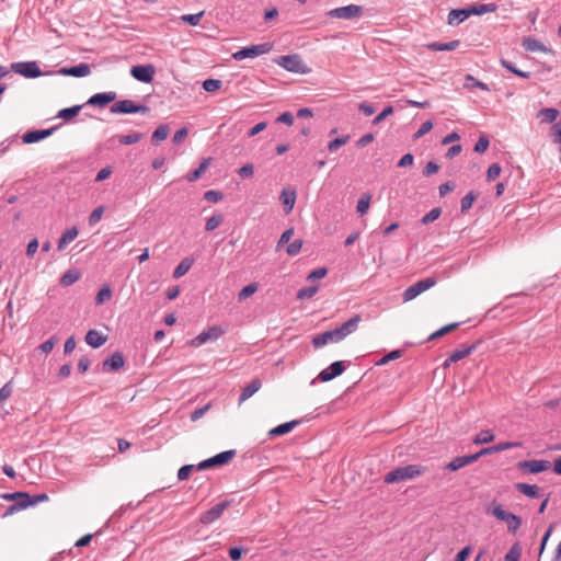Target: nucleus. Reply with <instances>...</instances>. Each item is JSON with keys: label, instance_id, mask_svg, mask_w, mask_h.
<instances>
[{"label": "nucleus", "instance_id": "obj_19", "mask_svg": "<svg viewBox=\"0 0 561 561\" xmlns=\"http://www.w3.org/2000/svg\"><path fill=\"white\" fill-rule=\"evenodd\" d=\"M115 99L116 92L113 91L96 93L87 101L85 105L103 107L113 102Z\"/></svg>", "mask_w": 561, "mask_h": 561}, {"label": "nucleus", "instance_id": "obj_30", "mask_svg": "<svg viewBox=\"0 0 561 561\" xmlns=\"http://www.w3.org/2000/svg\"><path fill=\"white\" fill-rule=\"evenodd\" d=\"M523 47L527 51H541V53H550L551 50L547 48L540 41L534 37H526L523 39Z\"/></svg>", "mask_w": 561, "mask_h": 561}, {"label": "nucleus", "instance_id": "obj_14", "mask_svg": "<svg viewBox=\"0 0 561 561\" xmlns=\"http://www.w3.org/2000/svg\"><path fill=\"white\" fill-rule=\"evenodd\" d=\"M229 502L227 501L216 504L210 510L206 511L201 515L199 522L204 525L213 524L222 515L224 511L227 508Z\"/></svg>", "mask_w": 561, "mask_h": 561}, {"label": "nucleus", "instance_id": "obj_29", "mask_svg": "<svg viewBox=\"0 0 561 561\" xmlns=\"http://www.w3.org/2000/svg\"><path fill=\"white\" fill-rule=\"evenodd\" d=\"M516 490L530 499H538L540 496V488L536 484L516 483Z\"/></svg>", "mask_w": 561, "mask_h": 561}, {"label": "nucleus", "instance_id": "obj_26", "mask_svg": "<svg viewBox=\"0 0 561 561\" xmlns=\"http://www.w3.org/2000/svg\"><path fill=\"white\" fill-rule=\"evenodd\" d=\"M470 16L468 8L454 9L448 13V24L458 25Z\"/></svg>", "mask_w": 561, "mask_h": 561}, {"label": "nucleus", "instance_id": "obj_17", "mask_svg": "<svg viewBox=\"0 0 561 561\" xmlns=\"http://www.w3.org/2000/svg\"><path fill=\"white\" fill-rule=\"evenodd\" d=\"M476 348L477 345L471 344L453 351L448 358H446V360L444 362V366L448 367L450 364L463 359L465 357L469 356L472 352H474Z\"/></svg>", "mask_w": 561, "mask_h": 561}, {"label": "nucleus", "instance_id": "obj_37", "mask_svg": "<svg viewBox=\"0 0 561 561\" xmlns=\"http://www.w3.org/2000/svg\"><path fill=\"white\" fill-rule=\"evenodd\" d=\"M169 133H170L169 126L167 124H162V125L158 126L156 128V130L153 131V134L151 136V141L153 144H158L159 141L167 139V137L169 136Z\"/></svg>", "mask_w": 561, "mask_h": 561}, {"label": "nucleus", "instance_id": "obj_22", "mask_svg": "<svg viewBox=\"0 0 561 561\" xmlns=\"http://www.w3.org/2000/svg\"><path fill=\"white\" fill-rule=\"evenodd\" d=\"M61 75L71 76L76 78L87 77L91 72V68L88 64L81 62L70 68H62L59 70Z\"/></svg>", "mask_w": 561, "mask_h": 561}, {"label": "nucleus", "instance_id": "obj_11", "mask_svg": "<svg viewBox=\"0 0 561 561\" xmlns=\"http://www.w3.org/2000/svg\"><path fill=\"white\" fill-rule=\"evenodd\" d=\"M517 468L524 473L536 474L548 470L550 468V462L543 459L523 460L517 463Z\"/></svg>", "mask_w": 561, "mask_h": 561}, {"label": "nucleus", "instance_id": "obj_46", "mask_svg": "<svg viewBox=\"0 0 561 561\" xmlns=\"http://www.w3.org/2000/svg\"><path fill=\"white\" fill-rule=\"evenodd\" d=\"M257 290V285L255 283L249 284L244 286L238 294V299L240 301L247 299L252 296Z\"/></svg>", "mask_w": 561, "mask_h": 561}, {"label": "nucleus", "instance_id": "obj_16", "mask_svg": "<svg viewBox=\"0 0 561 561\" xmlns=\"http://www.w3.org/2000/svg\"><path fill=\"white\" fill-rule=\"evenodd\" d=\"M344 369H345L344 362L337 360V362L332 363L328 368L321 370L320 374L318 375V378L321 381L327 382V381H330L333 378L342 375Z\"/></svg>", "mask_w": 561, "mask_h": 561}, {"label": "nucleus", "instance_id": "obj_10", "mask_svg": "<svg viewBox=\"0 0 561 561\" xmlns=\"http://www.w3.org/2000/svg\"><path fill=\"white\" fill-rule=\"evenodd\" d=\"M10 497H21V500H22L21 502H18L16 504H14L12 506V510H14V508L23 510L28 506H32V505H35L37 503L45 502L48 500V496L46 493H41V494H36L34 496H31L30 494L24 493V492H14V493H10Z\"/></svg>", "mask_w": 561, "mask_h": 561}, {"label": "nucleus", "instance_id": "obj_39", "mask_svg": "<svg viewBox=\"0 0 561 561\" xmlns=\"http://www.w3.org/2000/svg\"><path fill=\"white\" fill-rule=\"evenodd\" d=\"M81 108V105H73L71 107L62 108L58 112L57 117L62 118L64 121H69L77 116Z\"/></svg>", "mask_w": 561, "mask_h": 561}, {"label": "nucleus", "instance_id": "obj_43", "mask_svg": "<svg viewBox=\"0 0 561 561\" xmlns=\"http://www.w3.org/2000/svg\"><path fill=\"white\" fill-rule=\"evenodd\" d=\"M318 291V286L302 287L297 291V299L305 300L312 298Z\"/></svg>", "mask_w": 561, "mask_h": 561}, {"label": "nucleus", "instance_id": "obj_9", "mask_svg": "<svg viewBox=\"0 0 561 561\" xmlns=\"http://www.w3.org/2000/svg\"><path fill=\"white\" fill-rule=\"evenodd\" d=\"M236 456V450L230 449L221 451L214 457L205 459L197 465V470H206L216 466H221L229 462Z\"/></svg>", "mask_w": 561, "mask_h": 561}, {"label": "nucleus", "instance_id": "obj_4", "mask_svg": "<svg viewBox=\"0 0 561 561\" xmlns=\"http://www.w3.org/2000/svg\"><path fill=\"white\" fill-rule=\"evenodd\" d=\"M272 49L271 43H262L257 45H252L248 47H243L232 54V58L237 61L247 59V58H255L261 55L270 53Z\"/></svg>", "mask_w": 561, "mask_h": 561}, {"label": "nucleus", "instance_id": "obj_38", "mask_svg": "<svg viewBox=\"0 0 561 561\" xmlns=\"http://www.w3.org/2000/svg\"><path fill=\"white\" fill-rule=\"evenodd\" d=\"M500 64L502 65V67H504L505 69H507L508 71L513 72L514 75H516L520 78L528 79L531 76V73L529 71H522V70L517 69L513 62H511L504 58H502L500 60Z\"/></svg>", "mask_w": 561, "mask_h": 561}, {"label": "nucleus", "instance_id": "obj_6", "mask_svg": "<svg viewBox=\"0 0 561 561\" xmlns=\"http://www.w3.org/2000/svg\"><path fill=\"white\" fill-rule=\"evenodd\" d=\"M327 15L341 20L359 19L363 15V7L358 4H348L345 7L332 9L327 12Z\"/></svg>", "mask_w": 561, "mask_h": 561}, {"label": "nucleus", "instance_id": "obj_18", "mask_svg": "<svg viewBox=\"0 0 561 561\" xmlns=\"http://www.w3.org/2000/svg\"><path fill=\"white\" fill-rule=\"evenodd\" d=\"M125 364L124 356L121 352L113 353L108 358L103 362V371L111 373L117 371Z\"/></svg>", "mask_w": 561, "mask_h": 561}, {"label": "nucleus", "instance_id": "obj_8", "mask_svg": "<svg viewBox=\"0 0 561 561\" xmlns=\"http://www.w3.org/2000/svg\"><path fill=\"white\" fill-rule=\"evenodd\" d=\"M435 284H436V279L433 277H427V278H424V279H421V280L414 283L413 285L409 286L403 291V295H402L403 300L410 301V300L415 299L419 295H421L425 290L432 288Z\"/></svg>", "mask_w": 561, "mask_h": 561}, {"label": "nucleus", "instance_id": "obj_59", "mask_svg": "<svg viewBox=\"0 0 561 561\" xmlns=\"http://www.w3.org/2000/svg\"><path fill=\"white\" fill-rule=\"evenodd\" d=\"M433 128V122L432 121H426L424 122L420 128L417 129V131L414 134V139H419L421 137H423L425 134H427L428 131H431Z\"/></svg>", "mask_w": 561, "mask_h": 561}, {"label": "nucleus", "instance_id": "obj_50", "mask_svg": "<svg viewBox=\"0 0 561 561\" xmlns=\"http://www.w3.org/2000/svg\"><path fill=\"white\" fill-rule=\"evenodd\" d=\"M112 297V290L108 286H105L99 290L95 297V304L102 305L104 301Z\"/></svg>", "mask_w": 561, "mask_h": 561}, {"label": "nucleus", "instance_id": "obj_23", "mask_svg": "<svg viewBox=\"0 0 561 561\" xmlns=\"http://www.w3.org/2000/svg\"><path fill=\"white\" fill-rule=\"evenodd\" d=\"M297 198V194L295 190L284 188L280 193L279 199L284 206V210L286 214H289L295 205Z\"/></svg>", "mask_w": 561, "mask_h": 561}, {"label": "nucleus", "instance_id": "obj_34", "mask_svg": "<svg viewBox=\"0 0 561 561\" xmlns=\"http://www.w3.org/2000/svg\"><path fill=\"white\" fill-rule=\"evenodd\" d=\"M459 44H460V42L458 39L450 41L448 43L433 42L427 45V48L433 51H445V50L451 51V50L456 49L459 46Z\"/></svg>", "mask_w": 561, "mask_h": 561}, {"label": "nucleus", "instance_id": "obj_41", "mask_svg": "<svg viewBox=\"0 0 561 561\" xmlns=\"http://www.w3.org/2000/svg\"><path fill=\"white\" fill-rule=\"evenodd\" d=\"M478 194L473 191L469 192L467 195H465L460 201V209L461 213H467L471 207L473 202L477 199Z\"/></svg>", "mask_w": 561, "mask_h": 561}, {"label": "nucleus", "instance_id": "obj_20", "mask_svg": "<svg viewBox=\"0 0 561 561\" xmlns=\"http://www.w3.org/2000/svg\"><path fill=\"white\" fill-rule=\"evenodd\" d=\"M360 321V314H355L354 317L345 321L343 324H341L339 328H336L342 341L357 330Z\"/></svg>", "mask_w": 561, "mask_h": 561}, {"label": "nucleus", "instance_id": "obj_57", "mask_svg": "<svg viewBox=\"0 0 561 561\" xmlns=\"http://www.w3.org/2000/svg\"><path fill=\"white\" fill-rule=\"evenodd\" d=\"M502 168L499 163H492L486 171V180L489 182L494 181L501 173Z\"/></svg>", "mask_w": 561, "mask_h": 561}, {"label": "nucleus", "instance_id": "obj_25", "mask_svg": "<svg viewBox=\"0 0 561 561\" xmlns=\"http://www.w3.org/2000/svg\"><path fill=\"white\" fill-rule=\"evenodd\" d=\"M472 462H474V457H471V455L460 456V457H456L451 461H449L444 467V469L450 470V471H457V470H459V469L463 468L465 466L470 465Z\"/></svg>", "mask_w": 561, "mask_h": 561}, {"label": "nucleus", "instance_id": "obj_56", "mask_svg": "<svg viewBox=\"0 0 561 561\" xmlns=\"http://www.w3.org/2000/svg\"><path fill=\"white\" fill-rule=\"evenodd\" d=\"M302 247V240L296 239L293 242H290L286 248V253L290 256H295L299 253Z\"/></svg>", "mask_w": 561, "mask_h": 561}, {"label": "nucleus", "instance_id": "obj_15", "mask_svg": "<svg viewBox=\"0 0 561 561\" xmlns=\"http://www.w3.org/2000/svg\"><path fill=\"white\" fill-rule=\"evenodd\" d=\"M342 339L336 329L320 333L312 339V345L316 348L323 347L330 343H339Z\"/></svg>", "mask_w": 561, "mask_h": 561}, {"label": "nucleus", "instance_id": "obj_21", "mask_svg": "<svg viewBox=\"0 0 561 561\" xmlns=\"http://www.w3.org/2000/svg\"><path fill=\"white\" fill-rule=\"evenodd\" d=\"M55 130V127L41 130H31L23 135L22 140L24 144H34L49 137Z\"/></svg>", "mask_w": 561, "mask_h": 561}, {"label": "nucleus", "instance_id": "obj_5", "mask_svg": "<svg viewBox=\"0 0 561 561\" xmlns=\"http://www.w3.org/2000/svg\"><path fill=\"white\" fill-rule=\"evenodd\" d=\"M277 65L290 72L302 75L308 72L306 64L297 54L280 56Z\"/></svg>", "mask_w": 561, "mask_h": 561}, {"label": "nucleus", "instance_id": "obj_58", "mask_svg": "<svg viewBox=\"0 0 561 561\" xmlns=\"http://www.w3.org/2000/svg\"><path fill=\"white\" fill-rule=\"evenodd\" d=\"M104 213V207L103 206H99L96 207L89 216V225L90 226H94L96 225L101 218H102V215Z\"/></svg>", "mask_w": 561, "mask_h": 561}, {"label": "nucleus", "instance_id": "obj_7", "mask_svg": "<svg viewBox=\"0 0 561 561\" xmlns=\"http://www.w3.org/2000/svg\"><path fill=\"white\" fill-rule=\"evenodd\" d=\"M111 113L117 114H135V113H141L147 114L149 113L150 108L146 105H139L134 103L131 100H122L116 103H114L111 108Z\"/></svg>", "mask_w": 561, "mask_h": 561}, {"label": "nucleus", "instance_id": "obj_44", "mask_svg": "<svg viewBox=\"0 0 561 561\" xmlns=\"http://www.w3.org/2000/svg\"><path fill=\"white\" fill-rule=\"evenodd\" d=\"M222 221H224V216L221 214L214 215L207 219L206 225H205V230L214 231L222 224Z\"/></svg>", "mask_w": 561, "mask_h": 561}, {"label": "nucleus", "instance_id": "obj_32", "mask_svg": "<svg viewBox=\"0 0 561 561\" xmlns=\"http://www.w3.org/2000/svg\"><path fill=\"white\" fill-rule=\"evenodd\" d=\"M298 424H300V421H298V420H293V421L279 424L270 431V435L271 436L285 435V434L289 433L290 431H293Z\"/></svg>", "mask_w": 561, "mask_h": 561}, {"label": "nucleus", "instance_id": "obj_55", "mask_svg": "<svg viewBox=\"0 0 561 561\" xmlns=\"http://www.w3.org/2000/svg\"><path fill=\"white\" fill-rule=\"evenodd\" d=\"M140 139H141V134L140 133H131V134H128V135L121 136L119 137V142L122 145H133V144L138 142Z\"/></svg>", "mask_w": 561, "mask_h": 561}, {"label": "nucleus", "instance_id": "obj_47", "mask_svg": "<svg viewBox=\"0 0 561 561\" xmlns=\"http://www.w3.org/2000/svg\"><path fill=\"white\" fill-rule=\"evenodd\" d=\"M402 356V351L401 350H393L391 351L390 353H388L387 355L382 356L377 363L376 365L378 366H382V365H386L387 363H389L390 360H394V359H398Z\"/></svg>", "mask_w": 561, "mask_h": 561}, {"label": "nucleus", "instance_id": "obj_31", "mask_svg": "<svg viewBox=\"0 0 561 561\" xmlns=\"http://www.w3.org/2000/svg\"><path fill=\"white\" fill-rule=\"evenodd\" d=\"M470 11V15H482L485 13L495 12L497 10V5L493 2L491 3H476L468 7Z\"/></svg>", "mask_w": 561, "mask_h": 561}, {"label": "nucleus", "instance_id": "obj_1", "mask_svg": "<svg viewBox=\"0 0 561 561\" xmlns=\"http://www.w3.org/2000/svg\"><path fill=\"white\" fill-rule=\"evenodd\" d=\"M425 472V468L420 465H408L404 467H398L389 471L383 481L388 484L399 483L405 480H412L416 477L422 476Z\"/></svg>", "mask_w": 561, "mask_h": 561}, {"label": "nucleus", "instance_id": "obj_62", "mask_svg": "<svg viewBox=\"0 0 561 561\" xmlns=\"http://www.w3.org/2000/svg\"><path fill=\"white\" fill-rule=\"evenodd\" d=\"M204 198L210 203H218L222 199V193L219 191L210 190L205 192Z\"/></svg>", "mask_w": 561, "mask_h": 561}, {"label": "nucleus", "instance_id": "obj_2", "mask_svg": "<svg viewBox=\"0 0 561 561\" xmlns=\"http://www.w3.org/2000/svg\"><path fill=\"white\" fill-rule=\"evenodd\" d=\"M10 69L13 72H15L24 78H27V79H36L38 77L47 76L50 73V72H43L39 69L38 62L35 60L12 62L10 66Z\"/></svg>", "mask_w": 561, "mask_h": 561}, {"label": "nucleus", "instance_id": "obj_61", "mask_svg": "<svg viewBox=\"0 0 561 561\" xmlns=\"http://www.w3.org/2000/svg\"><path fill=\"white\" fill-rule=\"evenodd\" d=\"M194 468L195 467L193 465L182 466L178 471V479L180 481L186 480L193 472Z\"/></svg>", "mask_w": 561, "mask_h": 561}, {"label": "nucleus", "instance_id": "obj_49", "mask_svg": "<svg viewBox=\"0 0 561 561\" xmlns=\"http://www.w3.org/2000/svg\"><path fill=\"white\" fill-rule=\"evenodd\" d=\"M522 550L518 543H514L505 556V561H519Z\"/></svg>", "mask_w": 561, "mask_h": 561}, {"label": "nucleus", "instance_id": "obj_12", "mask_svg": "<svg viewBox=\"0 0 561 561\" xmlns=\"http://www.w3.org/2000/svg\"><path fill=\"white\" fill-rule=\"evenodd\" d=\"M224 334V330L220 327L214 325L208 330L201 332L197 336L192 340L193 346H201L208 342L218 340Z\"/></svg>", "mask_w": 561, "mask_h": 561}, {"label": "nucleus", "instance_id": "obj_24", "mask_svg": "<svg viewBox=\"0 0 561 561\" xmlns=\"http://www.w3.org/2000/svg\"><path fill=\"white\" fill-rule=\"evenodd\" d=\"M78 233L79 230L77 227L66 229L58 240V251H64L67 248V245L78 237Z\"/></svg>", "mask_w": 561, "mask_h": 561}, {"label": "nucleus", "instance_id": "obj_54", "mask_svg": "<svg viewBox=\"0 0 561 561\" xmlns=\"http://www.w3.org/2000/svg\"><path fill=\"white\" fill-rule=\"evenodd\" d=\"M490 140L485 135L479 137L478 141L474 145L473 150L478 153H483L489 148Z\"/></svg>", "mask_w": 561, "mask_h": 561}, {"label": "nucleus", "instance_id": "obj_51", "mask_svg": "<svg viewBox=\"0 0 561 561\" xmlns=\"http://www.w3.org/2000/svg\"><path fill=\"white\" fill-rule=\"evenodd\" d=\"M203 15H204V11H201L196 14H184L181 16V20L192 26H196V25H198Z\"/></svg>", "mask_w": 561, "mask_h": 561}, {"label": "nucleus", "instance_id": "obj_13", "mask_svg": "<svg viewBox=\"0 0 561 561\" xmlns=\"http://www.w3.org/2000/svg\"><path fill=\"white\" fill-rule=\"evenodd\" d=\"M156 68L152 65H137L130 69V75L138 81L150 83L153 80Z\"/></svg>", "mask_w": 561, "mask_h": 561}, {"label": "nucleus", "instance_id": "obj_35", "mask_svg": "<svg viewBox=\"0 0 561 561\" xmlns=\"http://www.w3.org/2000/svg\"><path fill=\"white\" fill-rule=\"evenodd\" d=\"M209 164H210V158L204 159L196 170L186 174V180L188 182L197 181L202 176V174L208 169Z\"/></svg>", "mask_w": 561, "mask_h": 561}, {"label": "nucleus", "instance_id": "obj_27", "mask_svg": "<svg viewBox=\"0 0 561 561\" xmlns=\"http://www.w3.org/2000/svg\"><path fill=\"white\" fill-rule=\"evenodd\" d=\"M262 383L259 378L253 379L248 386H245L239 397V402H244L250 399L261 388Z\"/></svg>", "mask_w": 561, "mask_h": 561}, {"label": "nucleus", "instance_id": "obj_63", "mask_svg": "<svg viewBox=\"0 0 561 561\" xmlns=\"http://www.w3.org/2000/svg\"><path fill=\"white\" fill-rule=\"evenodd\" d=\"M210 408V404H206L204 407H201V408H197L195 409L192 413H191V421L192 422H196L198 421L199 419H202L205 413L209 410Z\"/></svg>", "mask_w": 561, "mask_h": 561}, {"label": "nucleus", "instance_id": "obj_64", "mask_svg": "<svg viewBox=\"0 0 561 561\" xmlns=\"http://www.w3.org/2000/svg\"><path fill=\"white\" fill-rule=\"evenodd\" d=\"M551 137L554 142H561V122H557L551 127Z\"/></svg>", "mask_w": 561, "mask_h": 561}, {"label": "nucleus", "instance_id": "obj_45", "mask_svg": "<svg viewBox=\"0 0 561 561\" xmlns=\"http://www.w3.org/2000/svg\"><path fill=\"white\" fill-rule=\"evenodd\" d=\"M221 85H222V82H221V80H218V79H206L203 82V89L206 92H216L221 88Z\"/></svg>", "mask_w": 561, "mask_h": 561}, {"label": "nucleus", "instance_id": "obj_42", "mask_svg": "<svg viewBox=\"0 0 561 561\" xmlns=\"http://www.w3.org/2000/svg\"><path fill=\"white\" fill-rule=\"evenodd\" d=\"M494 439V435L490 430H483L476 435L473 438V444L481 445L491 443Z\"/></svg>", "mask_w": 561, "mask_h": 561}, {"label": "nucleus", "instance_id": "obj_53", "mask_svg": "<svg viewBox=\"0 0 561 561\" xmlns=\"http://www.w3.org/2000/svg\"><path fill=\"white\" fill-rule=\"evenodd\" d=\"M369 203H370V196L367 194L363 195L357 202V206H356L357 213L360 215H364L369 208Z\"/></svg>", "mask_w": 561, "mask_h": 561}, {"label": "nucleus", "instance_id": "obj_40", "mask_svg": "<svg viewBox=\"0 0 561 561\" xmlns=\"http://www.w3.org/2000/svg\"><path fill=\"white\" fill-rule=\"evenodd\" d=\"M543 123H553L559 116V111L553 107H546L539 112Z\"/></svg>", "mask_w": 561, "mask_h": 561}, {"label": "nucleus", "instance_id": "obj_28", "mask_svg": "<svg viewBox=\"0 0 561 561\" xmlns=\"http://www.w3.org/2000/svg\"><path fill=\"white\" fill-rule=\"evenodd\" d=\"M85 342L91 347L98 348L106 342V336L96 330H89L85 334Z\"/></svg>", "mask_w": 561, "mask_h": 561}, {"label": "nucleus", "instance_id": "obj_52", "mask_svg": "<svg viewBox=\"0 0 561 561\" xmlns=\"http://www.w3.org/2000/svg\"><path fill=\"white\" fill-rule=\"evenodd\" d=\"M459 325V323H450V324H447L443 328H440L439 330L435 331L434 333H432L430 336H428V340H434V339H437L439 336H443L445 335L446 333H449L450 331H453L454 329H456L457 327Z\"/></svg>", "mask_w": 561, "mask_h": 561}, {"label": "nucleus", "instance_id": "obj_60", "mask_svg": "<svg viewBox=\"0 0 561 561\" xmlns=\"http://www.w3.org/2000/svg\"><path fill=\"white\" fill-rule=\"evenodd\" d=\"M347 141H348V136H343V137L335 138V139H333L332 141L329 142L328 149L330 151H336L340 147L345 145Z\"/></svg>", "mask_w": 561, "mask_h": 561}, {"label": "nucleus", "instance_id": "obj_33", "mask_svg": "<svg viewBox=\"0 0 561 561\" xmlns=\"http://www.w3.org/2000/svg\"><path fill=\"white\" fill-rule=\"evenodd\" d=\"M193 264H194V259L193 257H191V256L184 257L179 263V265L174 268L173 277L178 279V278L184 276L191 270Z\"/></svg>", "mask_w": 561, "mask_h": 561}, {"label": "nucleus", "instance_id": "obj_36", "mask_svg": "<svg viewBox=\"0 0 561 561\" xmlns=\"http://www.w3.org/2000/svg\"><path fill=\"white\" fill-rule=\"evenodd\" d=\"M80 278V272L76 268L68 270L61 277H60V285L62 287H68L75 284Z\"/></svg>", "mask_w": 561, "mask_h": 561}, {"label": "nucleus", "instance_id": "obj_3", "mask_svg": "<svg viewBox=\"0 0 561 561\" xmlns=\"http://www.w3.org/2000/svg\"><path fill=\"white\" fill-rule=\"evenodd\" d=\"M491 514L496 519L505 522L507 525V530L511 534H516L518 528L522 526V518L511 512L505 511L501 504L494 505Z\"/></svg>", "mask_w": 561, "mask_h": 561}, {"label": "nucleus", "instance_id": "obj_48", "mask_svg": "<svg viewBox=\"0 0 561 561\" xmlns=\"http://www.w3.org/2000/svg\"><path fill=\"white\" fill-rule=\"evenodd\" d=\"M440 214H442L440 208L435 207L422 217L421 222L423 225L431 224V222L435 221L436 219H438Z\"/></svg>", "mask_w": 561, "mask_h": 561}]
</instances>
